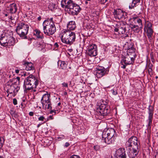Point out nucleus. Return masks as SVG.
Returning a JSON list of instances; mask_svg holds the SVG:
<instances>
[{
    "label": "nucleus",
    "mask_w": 158,
    "mask_h": 158,
    "mask_svg": "<svg viewBox=\"0 0 158 158\" xmlns=\"http://www.w3.org/2000/svg\"><path fill=\"white\" fill-rule=\"evenodd\" d=\"M38 84L37 79L32 75H30L24 81L23 86L26 90H33L34 92L36 90L33 89L36 88Z\"/></svg>",
    "instance_id": "obj_1"
},
{
    "label": "nucleus",
    "mask_w": 158,
    "mask_h": 158,
    "mask_svg": "<svg viewBox=\"0 0 158 158\" xmlns=\"http://www.w3.org/2000/svg\"><path fill=\"white\" fill-rule=\"evenodd\" d=\"M76 35L73 32L64 30L61 33V39L62 42L70 45L75 41Z\"/></svg>",
    "instance_id": "obj_2"
},
{
    "label": "nucleus",
    "mask_w": 158,
    "mask_h": 158,
    "mask_svg": "<svg viewBox=\"0 0 158 158\" xmlns=\"http://www.w3.org/2000/svg\"><path fill=\"white\" fill-rule=\"evenodd\" d=\"M115 131L114 129H105L102 134V140L107 144L113 143L114 140Z\"/></svg>",
    "instance_id": "obj_3"
},
{
    "label": "nucleus",
    "mask_w": 158,
    "mask_h": 158,
    "mask_svg": "<svg viewBox=\"0 0 158 158\" xmlns=\"http://www.w3.org/2000/svg\"><path fill=\"white\" fill-rule=\"evenodd\" d=\"M97 110L99 115L103 116L107 115L110 112L109 106L107 102L103 100L98 101L97 104Z\"/></svg>",
    "instance_id": "obj_4"
},
{
    "label": "nucleus",
    "mask_w": 158,
    "mask_h": 158,
    "mask_svg": "<svg viewBox=\"0 0 158 158\" xmlns=\"http://www.w3.org/2000/svg\"><path fill=\"white\" fill-rule=\"evenodd\" d=\"M44 32L46 35L50 36L53 35L56 31V27L54 23L44 20L43 23Z\"/></svg>",
    "instance_id": "obj_5"
},
{
    "label": "nucleus",
    "mask_w": 158,
    "mask_h": 158,
    "mask_svg": "<svg viewBox=\"0 0 158 158\" xmlns=\"http://www.w3.org/2000/svg\"><path fill=\"white\" fill-rule=\"evenodd\" d=\"M29 27L27 24L21 23L18 24L15 30L21 37L26 39L27 34Z\"/></svg>",
    "instance_id": "obj_6"
},
{
    "label": "nucleus",
    "mask_w": 158,
    "mask_h": 158,
    "mask_svg": "<svg viewBox=\"0 0 158 158\" xmlns=\"http://www.w3.org/2000/svg\"><path fill=\"white\" fill-rule=\"evenodd\" d=\"M130 20L132 22L130 26L131 30L135 33H138L142 27L141 20L137 18H133Z\"/></svg>",
    "instance_id": "obj_7"
},
{
    "label": "nucleus",
    "mask_w": 158,
    "mask_h": 158,
    "mask_svg": "<svg viewBox=\"0 0 158 158\" xmlns=\"http://www.w3.org/2000/svg\"><path fill=\"white\" fill-rule=\"evenodd\" d=\"M19 80V78L18 77L10 79V82L11 83L10 85V94H12L13 97L16 95L20 89Z\"/></svg>",
    "instance_id": "obj_8"
},
{
    "label": "nucleus",
    "mask_w": 158,
    "mask_h": 158,
    "mask_svg": "<svg viewBox=\"0 0 158 158\" xmlns=\"http://www.w3.org/2000/svg\"><path fill=\"white\" fill-rule=\"evenodd\" d=\"M128 27L129 25L126 22L118 23L116 25L114 30L119 34H124L128 32L129 30Z\"/></svg>",
    "instance_id": "obj_9"
},
{
    "label": "nucleus",
    "mask_w": 158,
    "mask_h": 158,
    "mask_svg": "<svg viewBox=\"0 0 158 158\" xmlns=\"http://www.w3.org/2000/svg\"><path fill=\"white\" fill-rule=\"evenodd\" d=\"M51 96L49 94L46 92L44 94L41 99V102L42 104L43 108L45 109H50L52 108V102L50 99Z\"/></svg>",
    "instance_id": "obj_10"
},
{
    "label": "nucleus",
    "mask_w": 158,
    "mask_h": 158,
    "mask_svg": "<svg viewBox=\"0 0 158 158\" xmlns=\"http://www.w3.org/2000/svg\"><path fill=\"white\" fill-rule=\"evenodd\" d=\"M68 12L73 15H77L81 10L80 6L74 3L71 5L67 9Z\"/></svg>",
    "instance_id": "obj_11"
},
{
    "label": "nucleus",
    "mask_w": 158,
    "mask_h": 158,
    "mask_svg": "<svg viewBox=\"0 0 158 158\" xmlns=\"http://www.w3.org/2000/svg\"><path fill=\"white\" fill-rule=\"evenodd\" d=\"M109 70L102 66H98L96 68V75L98 78H101L107 74Z\"/></svg>",
    "instance_id": "obj_12"
},
{
    "label": "nucleus",
    "mask_w": 158,
    "mask_h": 158,
    "mask_svg": "<svg viewBox=\"0 0 158 158\" xmlns=\"http://www.w3.org/2000/svg\"><path fill=\"white\" fill-rule=\"evenodd\" d=\"M126 144L127 148L139 147L137 143V138L134 136H132L126 142Z\"/></svg>",
    "instance_id": "obj_13"
},
{
    "label": "nucleus",
    "mask_w": 158,
    "mask_h": 158,
    "mask_svg": "<svg viewBox=\"0 0 158 158\" xmlns=\"http://www.w3.org/2000/svg\"><path fill=\"white\" fill-rule=\"evenodd\" d=\"M113 14L115 17L119 19L124 20L126 16V13L120 9L114 10Z\"/></svg>",
    "instance_id": "obj_14"
},
{
    "label": "nucleus",
    "mask_w": 158,
    "mask_h": 158,
    "mask_svg": "<svg viewBox=\"0 0 158 158\" xmlns=\"http://www.w3.org/2000/svg\"><path fill=\"white\" fill-rule=\"evenodd\" d=\"M87 53L90 56H95L97 55V46L93 44L90 45L88 48Z\"/></svg>",
    "instance_id": "obj_15"
},
{
    "label": "nucleus",
    "mask_w": 158,
    "mask_h": 158,
    "mask_svg": "<svg viewBox=\"0 0 158 158\" xmlns=\"http://www.w3.org/2000/svg\"><path fill=\"white\" fill-rule=\"evenodd\" d=\"M128 156L130 158H134L138 155L139 151V147L128 148Z\"/></svg>",
    "instance_id": "obj_16"
},
{
    "label": "nucleus",
    "mask_w": 158,
    "mask_h": 158,
    "mask_svg": "<svg viewBox=\"0 0 158 158\" xmlns=\"http://www.w3.org/2000/svg\"><path fill=\"white\" fill-rule=\"evenodd\" d=\"M115 156L117 158H126L125 150L123 148H121L117 150L115 153Z\"/></svg>",
    "instance_id": "obj_17"
},
{
    "label": "nucleus",
    "mask_w": 158,
    "mask_h": 158,
    "mask_svg": "<svg viewBox=\"0 0 158 158\" xmlns=\"http://www.w3.org/2000/svg\"><path fill=\"white\" fill-rule=\"evenodd\" d=\"M154 109L153 106L150 105L148 107V118L147 120L148 122V127L151 126L152 123V118L154 113Z\"/></svg>",
    "instance_id": "obj_18"
},
{
    "label": "nucleus",
    "mask_w": 158,
    "mask_h": 158,
    "mask_svg": "<svg viewBox=\"0 0 158 158\" xmlns=\"http://www.w3.org/2000/svg\"><path fill=\"white\" fill-rule=\"evenodd\" d=\"M73 2L71 0H62L61 5L63 8H65L67 9L70 6L73 5Z\"/></svg>",
    "instance_id": "obj_19"
},
{
    "label": "nucleus",
    "mask_w": 158,
    "mask_h": 158,
    "mask_svg": "<svg viewBox=\"0 0 158 158\" xmlns=\"http://www.w3.org/2000/svg\"><path fill=\"white\" fill-rule=\"evenodd\" d=\"M134 58L130 56L129 55L126 56L123 59L124 64L126 65L133 64L134 62Z\"/></svg>",
    "instance_id": "obj_20"
},
{
    "label": "nucleus",
    "mask_w": 158,
    "mask_h": 158,
    "mask_svg": "<svg viewBox=\"0 0 158 158\" xmlns=\"http://www.w3.org/2000/svg\"><path fill=\"white\" fill-rule=\"evenodd\" d=\"M23 67L27 71L33 70L34 69V67L33 64L31 62H24L23 63Z\"/></svg>",
    "instance_id": "obj_21"
},
{
    "label": "nucleus",
    "mask_w": 158,
    "mask_h": 158,
    "mask_svg": "<svg viewBox=\"0 0 158 158\" xmlns=\"http://www.w3.org/2000/svg\"><path fill=\"white\" fill-rule=\"evenodd\" d=\"M67 27L68 29L70 30H74L76 27L75 22L73 21H70L67 24Z\"/></svg>",
    "instance_id": "obj_22"
},
{
    "label": "nucleus",
    "mask_w": 158,
    "mask_h": 158,
    "mask_svg": "<svg viewBox=\"0 0 158 158\" xmlns=\"http://www.w3.org/2000/svg\"><path fill=\"white\" fill-rule=\"evenodd\" d=\"M6 37L3 36V35H2L0 38V44L1 45L3 46H6L8 43L6 40Z\"/></svg>",
    "instance_id": "obj_23"
},
{
    "label": "nucleus",
    "mask_w": 158,
    "mask_h": 158,
    "mask_svg": "<svg viewBox=\"0 0 158 158\" xmlns=\"http://www.w3.org/2000/svg\"><path fill=\"white\" fill-rule=\"evenodd\" d=\"M58 65L59 67L63 69H65L67 67V64L65 61L60 60L58 61Z\"/></svg>",
    "instance_id": "obj_24"
},
{
    "label": "nucleus",
    "mask_w": 158,
    "mask_h": 158,
    "mask_svg": "<svg viewBox=\"0 0 158 158\" xmlns=\"http://www.w3.org/2000/svg\"><path fill=\"white\" fill-rule=\"evenodd\" d=\"M147 31V35L149 39L151 40L153 33V31L152 28L146 29Z\"/></svg>",
    "instance_id": "obj_25"
},
{
    "label": "nucleus",
    "mask_w": 158,
    "mask_h": 158,
    "mask_svg": "<svg viewBox=\"0 0 158 158\" xmlns=\"http://www.w3.org/2000/svg\"><path fill=\"white\" fill-rule=\"evenodd\" d=\"M17 10L16 4L14 2L10 3V13H15Z\"/></svg>",
    "instance_id": "obj_26"
},
{
    "label": "nucleus",
    "mask_w": 158,
    "mask_h": 158,
    "mask_svg": "<svg viewBox=\"0 0 158 158\" xmlns=\"http://www.w3.org/2000/svg\"><path fill=\"white\" fill-rule=\"evenodd\" d=\"M35 35L38 38L42 39L43 38V34L40 31L36 29L35 30Z\"/></svg>",
    "instance_id": "obj_27"
},
{
    "label": "nucleus",
    "mask_w": 158,
    "mask_h": 158,
    "mask_svg": "<svg viewBox=\"0 0 158 158\" xmlns=\"http://www.w3.org/2000/svg\"><path fill=\"white\" fill-rule=\"evenodd\" d=\"M140 1V0H133L131 4L129 6V8L130 9H132L136 6V5L137 3L139 2Z\"/></svg>",
    "instance_id": "obj_28"
},
{
    "label": "nucleus",
    "mask_w": 158,
    "mask_h": 158,
    "mask_svg": "<svg viewBox=\"0 0 158 158\" xmlns=\"http://www.w3.org/2000/svg\"><path fill=\"white\" fill-rule=\"evenodd\" d=\"M129 48V49H127V53H131L133 54H135V49L133 47V45H131L130 44Z\"/></svg>",
    "instance_id": "obj_29"
},
{
    "label": "nucleus",
    "mask_w": 158,
    "mask_h": 158,
    "mask_svg": "<svg viewBox=\"0 0 158 158\" xmlns=\"http://www.w3.org/2000/svg\"><path fill=\"white\" fill-rule=\"evenodd\" d=\"M18 42L17 39H15L14 37L10 38V46H14L16 43Z\"/></svg>",
    "instance_id": "obj_30"
},
{
    "label": "nucleus",
    "mask_w": 158,
    "mask_h": 158,
    "mask_svg": "<svg viewBox=\"0 0 158 158\" xmlns=\"http://www.w3.org/2000/svg\"><path fill=\"white\" fill-rule=\"evenodd\" d=\"M152 25L151 23L149 22H148L146 24L145 27L144 28V30L145 31H146V29L151 28L152 27Z\"/></svg>",
    "instance_id": "obj_31"
},
{
    "label": "nucleus",
    "mask_w": 158,
    "mask_h": 158,
    "mask_svg": "<svg viewBox=\"0 0 158 158\" xmlns=\"http://www.w3.org/2000/svg\"><path fill=\"white\" fill-rule=\"evenodd\" d=\"M130 44H131V45H133V44H132V43L130 41V42H127L125 44L124 46V48H125V49L127 50L129 48V46H130Z\"/></svg>",
    "instance_id": "obj_32"
},
{
    "label": "nucleus",
    "mask_w": 158,
    "mask_h": 158,
    "mask_svg": "<svg viewBox=\"0 0 158 158\" xmlns=\"http://www.w3.org/2000/svg\"><path fill=\"white\" fill-rule=\"evenodd\" d=\"M38 120L40 121H43V123H44L47 121L46 119L43 116H40L38 118Z\"/></svg>",
    "instance_id": "obj_33"
},
{
    "label": "nucleus",
    "mask_w": 158,
    "mask_h": 158,
    "mask_svg": "<svg viewBox=\"0 0 158 158\" xmlns=\"http://www.w3.org/2000/svg\"><path fill=\"white\" fill-rule=\"evenodd\" d=\"M55 5L53 3H50L48 7L51 10H53L55 8Z\"/></svg>",
    "instance_id": "obj_34"
},
{
    "label": "nucleus",
    "mask_w": 158,
    "mask_h": 158,
    "mask_svg": "<svg viewBox=\"0 0 158 158\" xmlns=\"http://www.w3.org/2000/svg\"><path fill=\"white\" fill-rule=\"evenodd\" d=\"M111 92L112 94L114 95H115L118 94V92L116 89H114L111 90Z\"/></svg>",
    "instance_id": "obj_35"
},
{
    "label": "nucleus",
    "mask_w": 158,
    "mask_h": 158,
    "mask_svg": "<svg viewBox=\"0 0 158 158\" xmlns=\"http://www.w3.org/2000/svg\"><path fill=\"white\" fill-rule=\"evenodd\" d=\"M10 22H11L12 23V25L14 26L15 24L16 23V20L15 19H13L12 17V16H10Z\"/></svg>",
    "instance_id": "obj_36"
},
{
    "label": "nucleus",
    "mask_w": 158,
    "mask_h": 158,
    "mask_svg": "<svg viewBox=\"0 0 158 158\" xmlns=\"http://www.w3.org/2000/svg\"><path fill=\"white\" fill-rule=\"evenodd\" d=\"M100 147L98 145H96L94 146V148L96 151H99L100 150Z\"/></svg>",
    "instance_id": "obj_37"
},
{
    "label": "nucleus",
    "mask_w": 158,
    "mask_h": 158,
    "mask_svg": "<svg viewBox=\"0 0 158 158\" xmlns=\"http://www.w3.org/2000/svg\"><path fill=\"white\" fill-rule=\"evenodd\" d=\"M70 158H81L79 156L77 155H73L71 156Z\"/></svg>",
    "instance_id": "obj_38"
},
{
    "label": "nucleus",
    "mask_w": 158,
    "mask_h": 158,
    "mask_svg": "<svg viewBox=\"0 0 158 158\" xmlns=\"http://www.w3.org/2000/svg\"><path fill=\"white\" fill-rule=\"evenodd\" d=\"M13 103L15 105H16L17 104V101L16 98H14L13 100Z\"/></svg>",
    "instance_id": "obj_39"
},
{
    "label": "nucleus",
    "mask_w": 158,
    "mask_h": 158,
    "mask_svg": "<svg viewBox=\"0 0 158 158\" xmlns=\"http://www.w3.org/2000/svg\"><path fill=\"white\" fill-rule=\"evenodd\" d=\"M53 119L52 115H50L48 117V118L47 121L49 120H52Z\"/></svg>",
    "instance_id": "obj_40"
},
{
    "label": "nucleus",
    "mask_w": 158,
    "mask_h": 158,
    "mask_svg": "<svg viewBox=\"0 0 158 158\" xmlns=\"http://www.w3.org/2000/svg\"><path fill=\"white\" fill-rule=\"evenodd\" d=\"M63 86L64 87H68V84L67 83L64 82L62 84Z\"/></svg>",
    "instance_id": "obj_41"
},
{
    "label": "nucleus",
    "mask_w": 158,
    "mask_h": 158,
    "mask_svg": "<svg viewBox=\"0 0 158 158\" xmlns=\"http://www.w3.org/2000/svg\"><path fill=\"white\" fill-rule=\"evenodd\" d=\"M148 72L150 74L152 73V68H149L148 69Z\"/></svg>",
    "instance_id": "obj_42"
},
{
    "label": "nucleus",
    "mask_w": 158,
    "mask_h": 158,
    "mask_svg": "<svg viewBox=\"0 0 158 158\" xmlns=\"http://www.w3.org/2000/svg\"><path fill=\"white\" fill-rule=\"evenodd\" d=\"M48 20V21L49 22H54L53 21V18H51L50 19H47V20Z\"/></svg>",
    "instance_id": "obj_43"
},
{
    "label": "nucleus",
    "mask_w": 158,
    "mask_h": 158,
    "mask_svg": "<svg viewBox=\"0 0 158 158\" xmlns=\"http://www.w3.org/2000/svg\"><path fill=\"white\" fill-rule=\"evenodd\" d=\"M50 109L51 110L50 112V113L51 114H52V113L53 112H54L55 113H56V110H52V108Z\"/></svg>",
    "instance_id": "obj_44"
},
{
    "label": "nucleus",
    "mask_w": 158,
    "mask_h": 158,
    "mask_svg": "<svg viewBox=\"0 0 158 158\" xmlns=\"http://www.w3.org/2000/svg\"><path fill=\"white\" fill-rule=\"evenodd\" d=\"M29 114L30 116H33L34 115V113L32 111L30 112Z\"/></svg>",
    "instance_id": "obj_45"
},
{
    "label": "nucleus",
    "mask_w": 158,
    "mask_h": 158,
    "mask_svg": "<svg viewBox=\"0 0 158 158\" xmlns=\"http://www.w3.org/2000/svg\"><path fill=\"white\" fill-rule=\"evenodd\" d=\"M27 75V73H25L24 72L23 73H22V75H21V76H22H22L25 77Z\"/></svg>",
    "instance_id": "obj_46"
},
{
    "label": "nucleus",
    "mask_w": 158,
    "mask_h": 158,
    "mask_svg": "<svg viewBox=\"0 0 158 158\" xmlns=\"http://www.w3.org/2000/svg\"><path fill=\"white\" fill-rule=\"evenodd\" d=\"M101 1L102 3H104L106 2L107 1V0H101Z\"/></svg>",
    "instance_id": "obj_47"
},
{
    "label": "nucleus",
    "mask_w": 158,
    "mask_h": 158,
    "mask_svg": "<svg viewBox=\"0 0 158 158\" xmlns=\"http://www.w3.org/2000/svg\"><path fill=\"white\" fill-rule=\"evenodd\" d=\"M69 145V143H68V142L66 143L65 144V146H66V147H68Z\"/></svg>",
    "instance_id": "obj_48"
},
{
    "label": "nucleus",
    "mask_w": 158,
    "mask_h": 158,
    "mask_svg": "<svg viewBox=\"0 0 158 158\" xmlns=\"http://www.w3.org/2000/svg\"><path fill=\"white\" fill-rule=\"evenodd\" d=\"M126 65H126V64L123 65V66H122V68H123V69H125V68H126Z\"/></svg>",
    "instance_id": "obj_49"
},
{
    "label": "nucleus",
    "mask_w": 158,
    "mask_h": 158,
    "mask_svg": "<svg viewBox=\"0 0 158 158\" xmlns=\"http://www.w3.org/2000/svg\"><path fill=\"white\" fill-rule=\"evenodd\" d=\"M37 19L38 20L40 21L41 19V17L40 16H39V17H38Z\"/></svg>",
    "instance_id": "obj_50"
},
{
    "label": "nucleus",
    "mask_w": 158,
    "mask_h": 158,
    "mask_svg": "<svg viewBox=\"0 0 158 158\" xmlns=\"http://www.w3.org/2000/svg\"><path fill=\"white\" fill-rule=\"evenodd\" d=\"M15 71L16 73H18L19 72V70L17 69V70H15Z\"/></svg>",
    "instance_id": "obj_51"
},
{
    "label": "nucleus",
    "mask_w": 158,
    "mask_h": 158,
    "mask_svg": "<svg viewBox=\"0 0 158 158\" xmlns=\"http://www.w3.org/2000/svg\"><path fill=\"white\" fill-rule=\"evenodd\" d=\"M55 45L56 47H58L59 46H58V44H57V43H56L55 44Z\"/></svg>",
    "instance_id": "obj_52"
},
{
    "label": "nucleus",
    "mask_w": 158,
    "mask_h": 158,
    "mask_svg": "<svg viewBox=\"0 0 158 158\" xmlns=\"http://www.w3.org/2000/svg\"><path fill=\"white\" fill-rule=\"evenodd\" d=\"M90 0H86L85 1V4H87L88 3V1H90Z\"/></svg>",
    "instance_id": "obj_53"
},
{
    "label": "nucleus",
    "mask_w": 158,
    "mask_h": 158,
    "mask_svg": "<svg viewBox=\"0 0 158 158\" xmlns=\"http://www.w3.org/2000/svg\"><path fill=\"white\" fill-rule=\"evenodd\" d=\"M9 92V90L8 89H7V93H8L7 94V96L8 97V96L9 95V94L8 93V92Z\"/></svg>",
    "instance_id": "obj_54"
},
{
    "label": "nucleus",
    "mask_w": 158,
    "mask_h": 158,
    "mask_svg": "<svg viewBox=\"0 0 158 158\" xmlns=\"http://www.w3.org/2000/svg\"><path fill=\"white\" fill-rule=\"evenodd\" d=\"M41 124H38L37 125V127H39Z\"/></svg>",
    "instance_id": "obj_55"
},
{
    "label": "nucleus",
    "mask_w": 158,
    "mask_h": 158,
    "mask_svg": "<svg viewBox=\"0 0 158 158\" xmlns=\"http://www.w3.org/2000/svg\"><path fill=\"white\" fill-rule=\"evenodd\" d=\"M8 15H9V14H8V13L5 14V16H7Z\"/></svg>",
    "instance_id": "obj_56"
},
{
    "label": "nucleus",
    "mask_w": 158,
    "mask_h": 158,
    "mask_svg": "<svg viewBox=\"0 0 158 158\" xmlns=\"http://www.w3.org/2000/svg\"><path fill=\"white\" fill-rule=\"evenodd\" d=\"M60 104H61V103H60V102H59V103H58V106H60Z\"/></svg>",
    "instance_id": "obj_57"
},
{
    "label": "nucleus",
    "mask_w": 158,
    "mask_h": 158,
    "mask_svg": "<svg viewBox=\"0 0 158 158\" xmlns=\"http://www.w3.org/2000/svg\"><path fill=\"white\" fill-rule=\"evenodd\" d=\"M0 158H3V157H2L1 156H0Z\"/></svg>",
    "instance_id": "obj_58"
},
{
    "label": "nucleus",
    "mask_w": 158,
    "mask_h": 158,
    "mask_svg": "<svg viewBox=\"0 0 158 158\" xmlns=\"http://www.w3.org/2000/svg\"><path fill=\"white\" fill-rule=\"evenodd\" d=\"M158 78V76H156V79H157V78Z\"/></svg>",
    "instance_id": "obj_59"
},
{
    "label": "nucleus",
    "mask_w": 158,
    "mask_h": 158,
    "mask_svg": "<svg viewBox=\"0 0 158 158\" xmlns=\"http://www.w3.org/2000/svg\"><path fill=\"white\" fill-rule=\"evenodd\" d=\"M157 136L158 137V132L157 133Z\"/></svg>",
    "instance_id": "obj_60"
},
{
    "label": "nucleus",
    "mask_w": 158,
    "mask_h": 158,
    "mask_svg": "<svg viewBox=\"0 0 158 158\" xmlns=\"http://www.w3.org/2000/svg\"><path fill=\"white\" fill-rule=\"evenodd\" d=\"M9 77H10V75L9 76Z\"/></svg>",
    "instance_id": "obj_61"
},
{
    "label": "nucleus",
    "mask_w": 158,
    "mask_h": 158,
    "mask_svg": "<svg viewBox=\"0 0 158 158\" xmlns=\"http://www.w3.org/2000/svg\"><path fill=\"white\" fill-rule=\"evenodd\" d=\"M111 158H112L111 157Z\"/></svg>",
    "instance_id": "obj_62"
}]
</instances>
